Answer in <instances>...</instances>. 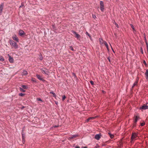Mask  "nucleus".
<instances>
[{
	"instance_id": "f257e3e1",
	"label": "nucleus",
	"mask_w": 148,
	"mask_h": 148,
	"mask_svg": "<svg viewBox=\"0 0 148 148\" xmlns=\"http://www.w3.org/2000/svg\"><path fill=\"white\" fill-rule=\"evenodd\" d=\"M138 136L137 134L135 132L132 133L131 137V142H132V141L136 140Z\"/></svg>"
},
{
	"instance_id": "f03ea898",
	"label": "nucleus",
	"mask_w": 148,
	"mask_h": 148,
	"mask_svg": "<svg viewBox=\"0 0 148 148\" xmlns=\"http://www.w3.org/2000/svg\"><path fill=\"white\" fill-rule=\"evenodd\" d=\"M10 43L11 45L15 49H16L18 47V46L16 43L12 40L10 41Z\"/></svg>"
},
{
	"instance_id": "7ed1b4c3",
	"label": "nucleus",
	"mask_w": 148,
	"mask_h": 148,
	"mask_svg": "<svg viewBox=\"0 0 148 148\" xmlns=\"http://www.w3.org/2000/svg\"><path fill=\"white\" fill-rule=\"evenodd\" d=\"M134 125L135 126L137 121L140 119V118L138 116H134Z\"/></svg>"
},
{
	"instance_id": "20e7f679",
	"label": "nucleus",
	"mask_w": 148,
	"mask_h": 148,
	"mask_svg": "<svg viewBox=\"0 0 148 148\" xmlns=\"http://www.w3.org/2000/svg\"><path fill=\"white\" fill-rule=\"evenodd\" d=\"M4 4L2 3L0 5V15H1L2 12L3 10V9Z\"/></svg>"
},
{
	"instance_id": "39448f33",
	"label": "nucleus",
	"mask_w": 148,
	"mask_h": 148,
	"mask_svg": "<svg viewBox=\"0 0 148 148\" xmlns=\"http://www.w3.org/2000/svg\"><path fill=\"white\" fill-rule=\"evenodd\" d=\"M40 70L43 73L47 74V73L48 72V70L46 68H42Z\"/></svg>"
},
{
	"instance_id": "423d86ee",
	"label": "nucleus",
	"mask_w": 148,
	"mask_h": 148,
	"mask_svg": "<svg viewBox=\"0 0 148 148\" xmlns=\"http://www.w3.org/2000/svg\"><path fill=\"white\" fill-rule=\"evenodd\" d=\"M140 109L145 110L148 109V106H147L145 104H144L142 107L140 108Z\"/></svg>"
},
{
	"instance_id": "0eeeda50",
	"label": "nucleus",
	"mask_w": 148,
	"mask_h": 148,
	"mask_svg": "<svg viewBox=\"0 0 148 148\" xmlns=\"http://www.w3.org/2000/svg\"><path fill=\"white\" fill-rule=\"evenodd\" d=\"M101 135L99 134H97L95 136V138L97 140H99L101 137Z\"/></svg>"
},
{
	"instance_id": "6e6552de",
	"label": "nucleus",
	"mask_w": 148,
	"mask_h": 148,
	"mask_svg": "<svg viewBox=\"0 0 148 148\" xmlns=\"http://www.w3.org/2000/svg\"><path fill=\"white\" fill-rule=\"evenodd\" d=\"M36 76L37 78L39 79L40 80L42 81H45V80L42 77V76L40 75H38V74H36Z\"/></svg>"
},
{
	"instance_id": "1a4fd4ad",
	"label": "nucleus",
	"mask_w": 148,
	"mask_h": 148,
	"mask_svg": "<svg viewBox=\"0 0 148 148\" xmlns=\"http://www.w3.org/2000/svg\"><path fill=\"white\" fill-rule=\"evenodd\" d=\"M12 38L13 40L16 41L17 42H18V39L15 35L13 36Z\"/></svg>"
},
{
	"instance_id": "9d476101",
	"label": "nucleus",
	"mask_w": 148,
	"mask_h": 148,
	"mask_svg": "<svg viewBox=\"0 0 148 148\" xmlns=\"http://www.w3.org/2000/svg\"><path fill=\"white\" fill-rule=\"evenodd\" d=\"M73 32L75 35V37L77 38H78L80 37V35L77 34L76 32L73 31Z\"/></svg>"
},
{
	"instance_id": "9b49d317",
	"label": "nucleus",
	"mask_w": 148,
	"mask_h": 148,
	"mask_svg": "<svg viewBox=\"0 0 148 148\" xmlns=\"http://www.w3.org/2000/svg\"><path fill=\"white\" fill-rule=\"evenodd\" d=\"M9 61L11 63H13V62L14 59L13 58L11 57L10 56H9Z\"/></svg>"
},
{
	"instance_id": "f8f14e48",
	"label": "nucleus",
	"mask_w": 148,
	"mask_h": 148,
	"mask_svg": "<svg viewBox=\"0 0 148 148\" xmlns=\"http://www.w3.org/2000/svg\"><path fill=\"white\" fill-rule=\"evenodd\" d=\"M25 34L24 32L22 30H20L19 31V34L20 36H22Z\"/></svg>"
},
{
	"instance_id": "ddd939ff",
	"label": "nucleus",
	"mask_w": 148,
	"mask_h": 148,
	"mask_svg": "<svg viewBox=\"0 0 148 148\" xmlns=\"http://www.w3.org/2000/svg\"><path fill=\"white\" fill-rule=\"evenodd\" d=\"M28 74V73L27 71L25 70H24L23 72L22 73V75H26Z\"/></svg>"
},
{
	"instance_id": "4468645a",
	"label": "nucleus",
	"mask_w": 148,
	"mask_h": 148,
	"mask_svg": "<svg viewBox=\"0 0 148 148\" xmlns=\"http://www.w3.org/2000/svg\"><path fill=\"white\" fill-rule=\"evenodd\" d=\"M145 75L146 76V79H148V70L147 69L146 70V72L145 73Z\"/></svg>"
},
{
	"instance_id": "2eb2a0df",
	"label": "nucleus",
	"mask_w": 148,
	"mask_h": 148,
	"mask_svg": "<svg viewBox=\"0 0 148 148\" xmlns=\"http://www.w3.org/2000/svg\"><path fill=\"white\" fill-rule=\"evenodd\" d=\"M77 136H78V135H73L72 136L69 137V138L70 139H72L76 137Z\"/></svg>"
},
{
	"instance_id": "dca6fc26",
	"label": "nucleus",
	"mask_w": 148,
	"mask_h": 148,
	"mask_svg": "<svg viewBox=\"0 0 148 148\" xmlns=\"http://www.w3.org/2000/svg\"><path fill=\"white\" fill-rule=\"evenodd\" d=\"M108 134L110 136V137L111 138H113L114 137V136L113 134H111L110 133V132H109L108 133Z\"/></svg>"
},
{
	"instance_id": "f3484780",
	"label": "nucleus",
	"mask_w": 148,
	"mask_h": 148,
	"mask_svg": "<svg viewBox=\"0 0 148 148\" xmlns=\"http://www.w3.org/2000/svg\"><path fill=\"white\" fill-rule=\"evenodd\" d=\"M137 83H138L137 82H135L134 83L133 86H132V88H133L136 85H137Z\"/></svg>"
},
{
	"instance_id": "a211bd4d",
	"label": "nucleus",
	"mask_w": 148,
	"mask_h": 148,
	"mask_svg": "<svg viewBox=\"0 0 148 148\" xmlns=\"http://www.w3.org/2000/svg\"><path fill=\"white\" fill-rule=\"evenodd\" d=\"M104 45H105L106 47L107 48V49H108V44L106 42L104 41Z\"/></svg>"
},
{
	"instance_id": "6ab92c4d",
	"label": "nucleus",
	"mask_w": 148,
	"mask_h": 148,
	"mask_svg": "<svg viewBox=\"0 0 148 148\" xmlns=\"http://www.w3.org/2000/svg\"><path fill=\"white\" fill-rule=\"evenodd\" d=\"M31 80L33 82H36V79L35 78H32Z\"/></svg>"
},
{
	"instance_id": "aec40b11",
	"label": "nucleus",
	"mask_w": 148,
	"mask_h": 148,
	"mask_svg": "<svg viewBox=\"0 0 148 148\" xmlns=\"http://www.w3.org/2000/svg\"><path fill=\"white\" fill-rule=\"evenodd\" d=\"M0 60L2 61L4 60V59L3 56H0Z\"/></svg>"
},
{
	"instance_id": "412c9836",
	"label": "nucleus",
	"mask_w": 148,
	"mask_h": 148,
	"mask_svg": "<svg viewBox=\"0 0 148 148\" xmlns=\"http://www.w3.org/2000/svg\"><path fill=\"white\" fill-rule=\"evenodd\" d=\"M100 8L101 11L103 12L104 10V6H100Z\"/></svg>"
},
{
	"instance_id": "4be33fe9",
	"label": "nucleus",
	"mask_w": 148,
	"mask_h": 148,
	"mask_svg": "<svg viewBox=\"0 0 148 148\" xmlns=\"http://www.w3.org/2000/svg\"><path fill=\"white\" fill-rule=\"evenodd\" d=\"M99 41L101 44H102L103 43V40L102 39H99Z\"/></svg>"
},
{
	"instance_id": "5701e85b",
	"label": "nucleus",
	"mask_w": 148,
	"mask_h": 148,
	"mask_svg": "<svg viewBox=\"0 0 148 148\" xmlns=\"http://www.w3.org/2000/svg\"><path fill=\"white\" fill-rule=\"evenodd\" d=\"M36 100L38 101H40L41 102H43V101L40 98H37L36 99Z\"/></svg>"
},
{
	"instance_id": "b1692460",
	"label": "nucleus",
	"mask_w": 148,
	"mask_h": 148,
	"mask_svg": "<svg viewBox=\"0 0 148 148\" xmlns=\"http://www.w3.org/2000/svg\"><path fill=\"white\" fill-rule=\"evenodd\" d=\"M100 6H104L103 3L102 1H100Z\"/></svg>"
},
{
	"instance_id": "393cba45",
	"label": "nucleus",
	"mask_w": 148,
	"mask_h": 148,
	"mask_svg": "<svg viewBox=\"0 0 148 148\" xmlns=\"http://www.w3.org/2000/svg\"><path fill=\"white\" fill-rule=\"evenodd\" d=\"M22 87L24 89H26L27 88V86L25 85H22Z\"/></svg>"
},
{
	"instance_id": "a878e982",
	"label": "nucleus",
	"mask_w": 148,
	"mask_h": 148,
	"mask_svg": "<svg viewBox=\"0 0 148 148\" xmlns=\"http://www.w3.org/2000/svg\"><path fill=\"white\" fill-rule=\"evenodd\" d=\"M130 26H131V28L133 29V30L134 31H135L134 26L132 24H130Z\"/></svg>"
},
{
	"instance_id": "bb28decb",
	"label": "nucleus",
	"mask_w": 148,
	"mask_h": 148,
	"mask_svg": "<svg viewBox=\"0 0 148 148\" xmlns=\"http://www.w3.org/2000/svg\"><path fill=\"white\" fill-rule=\"evenodd\" d=\"M66 98V97L65 95L62 96V100L63 101Z\"/></svg>"
},
{
	"instance_id": "cd10ccee",
	"label": "nucleus",
	"mask_w": 148,
	"mask_h": 148,
	"mask_svg": "<svg viewBox=\"0 0 148 148\" xmlns=\"http://www.w3.org/2000/svg\"><path fill=\"white\" fill-rule=\"evenodd\" d=\"M24 95H25V94L22 93H19V96H24Z\"/></svg>"
},
{
	"instance_id": "c85d7f7f",
	"label": "nucleus",
	"mask_w": 148,
	"mask_h": 148,
	"mask_svg": "<svg viewBox=\"0 0 148 148\" xmlns=\"http://www.w3.org/2000/svg\"><path fill=\"white\" fill-rule=\"evenodd\" d=\"M20 90L21 91L23 92H25V90H24L22 88H20Z\"/></svg>"
},
{
	"instance_id": "c756f323",
	"label": "nucleus",
	"mask_w": 148,
	"mask_h": 148,
	"mask_svg": "<svg viewBox=\"0 0 148 148\" xmlns=\"http://www.w3.org/2000/svg\"><path fill=\"white\" fill-rule=\"evenodd\" d=\"M42 59H43V57H42V56L41 55L40 56V58H39V59L40 60H42Z\"/></svg>"
},
{
	"instance_id": "7c9ffc66",
	"label": "nucleus",
	"mask_w": 148,
	"mask_h": 148,
	"mask_svg": "<svg viewBox=\"0 0 148 148\" xmlns=\"http://www.w3.org/2000/svg\"><path fill=\"white\" fill-rule=\"evenodd\" d=\"M140 52L142 53V54H143V51L142 48H140Z\"/></svg>"
},
{
	"instance_id": "2f4dec72",
	"label": "nucleus",
	"mask_w": 148,
	"mask_h": 148,
	"mask_svg": "<svg viewBox=\"0 0 148 148\" xmlns=\"http://www.w3.org/2000/svg\"><path fill=\"white\" fill-rule=\"evenodd\" d=\"M70 49L72 51H73L74 50L73 47H70Z\"/></svg>"
},
{
	"instance_id": "473e14b6",
	"label": "nucleus",
	"mask_w": 148,
	"mask_h": 148,
	"mask_svg": "<svg viewBox=\"0 0 148 148\" xmlns=\"http://www.w3.org/2000/svg\"><path fill=\"white\" fill-rule=\"evenodd\" d=\"M145 123L144 122L143 123H141L140 125L141 126H143L144 125H145Z\"/></svg>"
},
{
	"instance_id": "72a5a7b5",
	"label": "nucleus",
	"mask_w": 148,
	"mask_h": 148,
	"mask_svg": "<svg viewBox=\"0 0 148 148\" xmlns=\"http://www.w3.org/2000/svg\"><path fill=\"white\" fill-rule=\"evenodd\" d=\"M92 117H90V118H89L88 119H87V121H88L89 120H90V119H92Z\"/></svg>"
},
{
	"instance_id": "f704fd0d",
	"label": "nucleus",
	"mask_w": 148,
	"mask_h": 148,
	"mask_svg": "<svg viewBox=\"0 0 148 148\" xmlns=\"http://www.w3.org/2000/svg\"><path fill=\"white\" fill-rule=\"evenodd\" d=\"M22 139H23V140H24V137L23 135V134H22Z\"/></svg>"
},
{
	"instance_id": "c9c22d12",
	"label": "nucleus",
	"mask_w": 148,
	"mask_h": 148,
	"mask_svg": "<svg viewBox=\"0 0 148 148\" xmlns=\"http://www.w3.org/2000/svg\"><path fill=\"white\" fill-rule=\"evenodd\" d=\"M108 60V61H109V62H110V58H109V57H108L107 58Z\"/></svg>"
},
{
	"instance_id": "e433bc0d",
	"label": "nucleus",
	"mask_w": 148,
	"mask_h": 148,
	"mask_svg": "<svg viewBox=\"0 0 148 148\" xmlns=\"http://www.w3.org/2000/svg\"><path fill=\"white\" fill-rule=\"evenodd\" d=\"M115 25L116 27H119V26L117 24H116V23H115Z\"/></svg>"
},
{
	"instance_id": "4c0bfd02",
	"label": "nucleus",
	"mask_w": 148,
	"mask_h": 148,
	"mask_svg": "<svg viewBox=\"0 0 148 148\" xmlns=\"http://www.w3.org/2000/svg\"><path fill=\"white\" fill-rule=\"evenodd\" d=\"M98 117L97 116H93V119H95V118H96V117Z\"/></svg>"
},
{
	"instance_id": "58836bf2",
	"label": "nucleus",
	"mask_w": 148,
	"mask_h": 148,
	"mask_svg": "<svg viewBox=\"0 0 148 148\" xmlns=\"http://www.w3.org/2000/svg\"><path fill=\"white\" fill-rule=\"evenodd\" d=\"M90 84L92 85V81H90Z\"/></svg>"
},
{
	"instance_id": "ea45409f",
	"label": "nucleus",
	"mask_w": 148,
	"mask_h": 148,
	"mask_svg": "<svg viewBox=\"0 0 148 148\" xmlns=\"http://www.w3.org/2000/svg\"><path fill=\"white\" fill-rule=\"evenodd\" d=\"M86 34H88V36L90 37V35H89V34H88V33L87 32H86Z\"/></svg>"
},
{
	"instance_id": "a19ab883",
	"label": "nucleus",
	"mask_w": 148,
	"mask_h": 148,
	"mask_svg": "<svg viewBox=\"0 0 148 148\" xmlns=\"http://www.w3.org/2000/svg\"><path fill=\"white\" fill-rule=\"evenodd\" d=\"M53 96L54 97H56V94H55V93H54L53 94Z\"/></svg>"
},
{
	"instance_id": "79ce46f5",
	"label": "nucleus",
	"mask_w": 148,
	"mask_h": 148,
	"mask_svg": "<svg viewBox=\"0 0 148 148\" xmlns=\"http://www.w3.org/2000/svg\"><path fill=\"white\" fill-rule=\"evenodd\" d=\"M50 93L52 94L53 95L54 93L53 92H50Z\"/></svg>"
},
{
	"instance_id": "37998d69",
	"label": "nucleus",
	"mask_w": 148,
	"mask_h": 148,
	"mask_svg": "<svg viewBox=\"0 0 148 148\" xmlns=\"http://www.w3.org/2000/svg\"><path fill=\"white\" fill-rule=\"evenodd\" d=\"M75 148H80V147L79 146H76L75 147Z\"/></svg>"
},
{
	"instance_id": "c03bdc74",
	"label": "nucleus",
	"mask_w": 148,
	"mask_h": 148,
	"mask_svg": "<svg viewBox=\"0 0 148 148\" xmlns=\"http://www.w3.org/2000/svg\"><path fill=\"white\" fill-rule=\"evenodd\" d=\"M144 64H146V62L145 61H144Z\"/></svg>"
},
{
	"instance_id": "a18cd8bd",
	"label": "nucleus",
	"mask_w": 148,
	"mask_h": 148,
	"mask_svg": "<svg viewBox=\"0 0 148 148\" xmlns=\"http://www.w3.org/2000/svg\"><path fill=\"white\" fill-rule=\"evenodd\" d=\"M98 147V146L97 147H96L95 148H97V147Z\"/></svg>"
},
{
	"instance_id": "49530a36",
	"label": "nucleus",
	"mask_w": 148,
	"mask_h": 148,
	"mask_svg": "<svg viewBox=\"0 0 148 148\" xmlns=\"http://www.w3.org/2000/svg\"><path fill=\"white\" fill-rule=\"evenodd\" d=\"M22 7V5H21L20 6V7Z\"/></svg>"
},
{
	"instance_id": "de8ad7c7",
	"label": "nucleus",
	"mask_w": 148,
	"mask_h": 148,
	"mask_svg": "<svg viewBox=\"0 0 148 148\" xmlns=\"http://www.w3.org/2000/svg\"><path fill=\"white\" fill-rule=\"evenodd\" d=\"M84 148H87V147H85Z\"/></svg>"
},
{
	"instance_id": "09e8293b",
	"label": "nucleus",
	"mask_w": 148,
	"mask_h": 148,
	"mask_svg": "<svg viewBox=\"0 0 148 148\" xmlns=\"http://www.w3.org/2000/svg\"><path fill=\"white\" fill-rule=\"evenodd\" d=\"M55 127H57V126H56Z\"/></svg>"
},
{
	"instance_id": "8fccbe9b",
	"label": "nucleus",
	"mask_w": 148,
	"mask_h": 148,
	"mask_svg": "<svg viewBox=\"0 0 148 148\" xmlns=\"http://www.w3.org/2000/svg\"><path fill=\"white\" fill-rule=\"evenodd\" d=\"M55 127H57V126H56Z\"/></svg>"
},
{
	"instance_id": "3c124183",
	"label": "nucleus",
	"mask_w": 148,
	"mask_h": 148,
	"mask_svg": "<svg viewBox=\"0 0 148 148\" xmlns=\"http://www.w3.org/2000/svg\"><path fill=\"white\" fill-rule=\"evenodd\" d=\"M93 18H94V16H93Z\"/></svg>"
}]
</instances>
